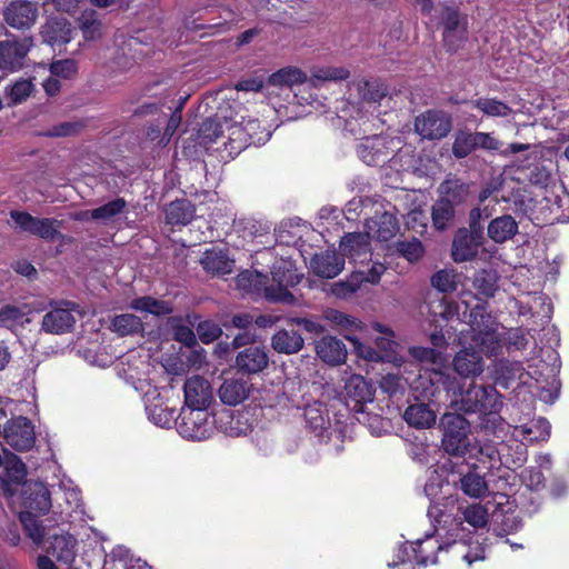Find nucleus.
Here are the masks:
<instances>
[{
    "mask_svg": "<svg viewBox=\"0 0 569 569\" xmlns=\"http://www.w3.org/2000/svg\"><path fill=\"white\" fill-rule=\"evenodd\" d=\"M476 298L471 293L462 295L460 301L439 299L430 305V312L435 320L441 318L446 321H458L470 328V340L480 348L487 357L496 356L501 349L499 325L495 317L486 311L479 302L471 305Z\"/></svg>",
    "mask_w": 569,
    "mask_h": 569,
    "instance_id": "obj_1",
    "label": "nucleus"
},
{
    "mask_svg": "<svg viewBox=\"0 0 569 569\" xmlns=\"http://www.w3.org/2000/svg\"><path fill=\"white\" fill-rule=\"evenodd\" d=\"M272 280L277 286H268V277L258 271L246 270L237 276L236 284L237 288L243 292H261L263 291L264 297L272 302H282L287 305H293L297 302L295 296L288 290V287L298 284L301 280L295 270L287 268L281 271V268H273Z\"/></svg>",
    "mask_w": 569,
    "mask_h": 569,
    "instance_id": "obj_2",
    "label": "nucleus"
},
{
    "mask_svg": "<svg viewBox=\"0 0 569 569\" xmlns=\"http://www.w3.org/2000/svg\"><path fill=\"white\" fill-rule=\"evenodd\" d=\"M450 405L466 413L492 415L500 411L502 400L493 387L471 382L467 389L453 392Z\"/></svg>",
    "mask_w": 569,
    "mask_h": 569,
    "instance_id": "obj_3",
    "label": "nucleus"
},
{
    "mask_svg": "<svg viewBox=\"0 0 569 569\" xmlns=\"http://www.w3.org/2000/svg\"><path fill=\"white\" fill-rule=\"evenodd\" d=\"M441 446L450 456L462 457L469 451L470 423L459 413H445L440 418Z\"/></svg>",
    "mask_w": 569,
    "mask_h": 569,
    "instance_id": "obj_4",
    "label": "nucleus"
},
{
    "mask_svg": "<svg viewBox=\"0 0 569 569\" xmlns=\"http://www.w3.org/2000/svg\"><path fill=\"white\" fill-rule=\"evenodd\" d=\"M442 43L447 51L457 52L468 39V18L458 9L443 7L440 13Z\"/></svg>",
    "mask_w": 569,
    "mask_h": 569,
    "instance_id": "obj_5",
    "label": "nucleus"
},
{
    "mask_svg": "<svg viewBox=\"0 0 569 569\" xmlns=\"http://www.w3.org/2000/svg\"><path fill=\"white\" fill-rule=\"evenodd\" d=\"M11 219L16 226L24 232L37 236L48 241H53L61 237L60 227L62 222L53 218H38L23 211H11Z\"/></svg>",
    "mask_w": 569,
    "mask_h": 569,
    "instance_id": "obj_6",
    "label": "nucleus"
},
{
    "mask_svg": "<svg viewBox=\"0 0 569 569\" xmlns=\"http://www.w3.org/2000/svg\"><path fill=\"white\" fill-rule=\"evenodd\" d=\"M452 119L450 114L440 110H428L415 120V130L428 140H440L451 131Z\"/></svg>",
    "mask_w": 569,
    "mask_h": 569,
    "instance_id": "obj_7",
    "label": "nucleus"
},
{
    "mask_svg": "<svg viewBox=\"0 0 569 569\" xmlns=\"http://www.w3.org/2000/svg\"><path fill=\"white\" fill-rule=\"evenodd\" d=\"M4 442L17 451H28L36 443V432L31 421L22 416L11 418L3 427Z\"/></svg>",
    "mask_w": 569,
    "mask_h": 569,
    "instance_id": "obj_8",
    "label": "nucleus"
},
{
    "mask_svg": "<svg viewBox=\"0 0 569 569\" xmlns=\"http://www.w3.org/2000/svg\"><path fill=\"white\" fill-rule=\"evenodd\" d=\"M178 430L183 438L204 440L211 435L212 420L207 410L188 408L181 412Z\"/></svg>",
    "mask_w": 569,
    "mask_h": 569,
    "instance_id": "obj_9",
    "label": "nucleus"
},
{
    "mask_svg": "<svg viewBox=\"0 0 569 569\" xmlns=\"http://www.w3.org/2000/svg\"><path fill=\"white\" fill-rule=\"evenodd\" d=\"M352 87L358 92L359 112H363V114L375 113L382 104V101L388 100L387 88L377 80H356L352 82Z\"/></svg>",
    "mask_w": 569,
    "mask_h": 569,
    "instance_id": "obj_10",
    "label": "nucleus"
},
{
    "mask_svg": "<svg viewBox=\"0 0 569 569\" xmlns=\"http://www.w3.org/2000/svg\"><path fill=\"white\" fill-rule=\"evenodd\" d=\"M183 393L184 402L190 409L207 410L213 401L211 383L199 375H193L186 380Z\"/></svg>",
    "mask_w": 569,
    "mask_h": 569,
    "instance_id": "obj_11",
    "label": "nucleus"
},
{
    "mask_svg": "<svg viewBox=\"0 0 569 569\" xmlns=\"http://www.w3.org/2000/svg\"><path fill=\"white\" fill-rule=\"evenodd\" d=\"M32 41L29 38L21 40H6L0 42V71L12 72L23 66Z\"/></svg>",
    "mask_w": 569,
    "mask_h": 569,
    "instance_id": "obj_12",
    "label": "nucleus"
},
{
    "mask_svg": "<svg viewBox=\"0 0 569 569\" xmlns=\"http://www.w3.org/2000/svg\"><path fill=\"white\" fill-rule=\"evenodd\" d=\"M347 405L355 413L365 410L368 402H372L376 389L360 375H352L345 385Z\"/></svg>",
    "mask_w": 569,
    "mask_h": 569,
    "instance_id": "obj_13",
    "label": "nucleus"
},
{
    "mask_svg": "<svg viewBox=\"0 0 569 569\" xmlns=\"http://www.w3.org/2000/svg\"><path fill=\"white\" fill-rule=\"evenodd\" d=\"M341 256L355 263L369 261L372 254L370 236L367 232L346 233L339 243Z\"/></svg>",
    "mask_w": 569,
    "mask_h": 569,
    "instance_id": "obj_14",
    "label": "nucleus"
},
{
    "mask_svg": "<svg viewBox=\"0 0 569 569\" xmlns=\"http://www.w3.org/2000/svg\"><path fill=\"white\" fill-rule=\"evenodd\" d=\"M3 17L11 28L18 30L29 29L37 21L38 6L30 1L16 0L7 6Z\"/></svg>",
    "mask_w": 569,
    "mask_h": 569,
    "instance_id": "obj_15",
    "label": "nucleus"
},
{
    "mask_svg": "<svg viewBox=\"0 0 569 569\" xmlns=\"http://www.w3.org/2000/svg\"><path fill=\"white\" fill-rule=\"evenodd\" d=\"M252 385L242 377H222L217 393L220 401L230 407L242 403L250 395Z\"/></svg>",
    "mask_w": 569,
    "mask_h": 569,
    "instance_id": "obj_16",
    "label": "nucleus"
},
{
    "mask_svg": "<svg viewBox=\"0 0 569 569\" xmlns=\"http://www.w3.org/2000/svg\"><path fill=\"white\" fill-rule=\"evenodd\" d=\"M71 302L63 303V307L53 308L48 311L41 322V329L51 335H63L73 329L76 318L72 313Z\"/></svg>",
    "mask_w": 569,
    "mask_h": 569,
    "instance_id": "obj_17",
    "label": "nucleus"
},
{
    "mask_svg": "<svg viewBox=\"0 0 569 569\" xmlns=\"http://www.w3.org/2000/svg\"><path fill=\"white\" fill-rule=\"evenodd\" d=\"M345 268V258L336 250H325L313 254L310 260L312 272L323 279H332L341 273Z\"/></svg>",
    "mask_w": 569,
    "mask_h": 569,
    "instance_id": "obj_18",
    "label": "nucleus"
},
{
    "mask_svg": "<svg viewBox=\"0 0 569 569\" xmlns=\"http://www.w3.org/2000/svg\"><path fill=\"white\" fill-rule=\"evenodd\" d=\"M481 234L469 232L467 229H460L456 233L452 248L451 257L455 262L461 263L471 261L478 253V248L481 244Z\"/></svg>",
    "mask_w": 569,
    "mask_h": 569,
    "instance_id": "obj_19",
    "label": "nucleus"
},
{
    "mask_svg": "<svg viewBox=\"0 0 569 569\" xmlns=\"http://www.w3.org/2000/svg\"><path fill=\"white\" fill-rule=\"evenodd\" d=\"M452 366L453 370L462 378H476L485 370L481 353L472 347H466L457 352Z\"/></svg>",
    "mask_w": 569,
    "mask_h": 569,
    "instance_id": "obj_20",
    "label": "nucleus"
},
{
    "mask_svg": "<svg viewBox=\"0 0 569 569\" xmlns=\"http://www.w3.org/2000/svg\"><path fill=\"white\" fill-rule=\"evenodd\" d=\"M269 365V356L263 346H249L238 352L236 367L248 375L263 371Z\"/></svg>",
    "mask_w": 569,
    "mask_h": 569,
    "instance_id": "obj_21",
    "label": "nucleus"
},
{
    "mask_svg": "<svg viewBox=\"0 0 569 569\" xmlns=\"http://www.w3.org/2000/svg\"><path fill=\"white\" fill-rule=\"evenodd\" d=\"M388 140L380 136L367 137L358 147V154L369 166L385 163L393 150L388 148Z\"/></svg>",
    "mask_w": 569,
    "mask_h": 569,
    "instance_id": "obj_22",
    "label": "nucleus"
},
{
    "mask_svg": "<svg viewBox=\"0 0 569 569\" xmlns=\"http://www.w3.org/2000/svg\"><path fill=\"white\" fill-rule=\"evenodd\" d=\"M367 233L379 241H389L399 231V223L396 217L388 212H376L366 221Z\"/></svg>",
    "mask_w": 569,
    "mask_h": 569,
    "instance_id": "obj_23",
    "label": "nucleus"
},
{
    "mask_svg": "<svg viewBox=\"0 0 569 569\" xmlns=\"http://www.w3.org/2000/svg\"><path fill=\"white\" fill-rule=\"evenodd\" d=\"M315 351L319 359L330 366H338L347 359V347L333 336H325L316 341Z\"/></svg>",
    "mask_w": 569,
    "mask_h": 569,
    "instance_id": "obj_24",
    "label": "nucleus"
},
{
    "mask_svg": "<svg viewBox=\"0 0 569 569\" xmlns=\"http://www.w3.org/2000/svg\"><path fill=\"white\" fill-rule=\"evenodd\" d=\"M372 329L380 335L375 338V343L385 361L401 366L403 359L397 355L398 342L395 339L393 330L379 322L372 323Z\"/></svg>",
    "mask_w": 569,
    "mask_h": 569,
    "instance_id": "obj_25",
    "label": "nucleus"
},
{
    "mask_svg": "<svg viewBox=\"0 0 569 569\" xmlns=\"http://www.w3.org/2000/svg\"><path fill=\"white\" fill-rule=\"evenodd\" d=\"M272 349L282 355H296L305 347V339L295 329H279L271 337Z\"/></svg>",
    "mask_w": 569,
    "mask_h": 569,
    "instance_id": "obj_26",
    "label": "nucleus"
},
{
    "mask_svg": "<svg viewBox=\"0 0 569 569\" xmlns=\"http://www.w3.org/2000/svg\"><path fill=\"white\" fill-rule=\"evenodd\" d=\"M47 552L58 561L70 565L77 556V540L69 533L52 535Z\"/></svg>",
    "mask_w": 569,
    "mask_h": 569,
    "instance_id": "obj_27",
    "label": "nucleus"
},
{
    "mask_svg": "<svg viewBox=\"0 0 569 569\" xmlns=\"http://www.w3.org/2000/svg\"><path fill=\"white\" fill-rule=\"evenodd\" d=\"M71 33V26L64 18L51 19L41 29L43 41L52 47L68 43Z\"/></svg>",
    "mask_w": 569,
    "mask_h": 569,
    "instance_id": "obj_28",
    "label": "nucleus"
},
{
    "mask_svg": "<svg viewBox=\"0 0 569 569\" xmlns=\"http://www.w3.org/2000/svg\"><path fill=\"white\" fill-rule=\"evenodd\" d=\"M518 232V223L510 214H503L491 220L487 228L488 237L496 243L510 240Z\"/></svg>",
    "mask_w": 569,
    "mask_h": 569,
    "instance_id": "obj_29",
    "label": "nucleus"
},
{
    "mask_svg": "<svg viewBox=\"0 0 569 569\" xmlns=\"http://www.w3.org/2000/svg\"><path fill=\"white\" fill-rule=\"evenodd\" d=\"M147 368L148 363L142 357L138 356L136 352H129L121 359L118 370L119 375H122L129 383L138 389L136 382L142 380Z\"/></svg>",
    "mask_w": 569,
    "mask_h": 569,
    "instance_id": "obj_30",
    "label": "nucleus"
},
{
    "mask_svg": "<svg viewBox=\"0 0 569 569\" xmlns=\"http://www.w3.org/2000/svg\"><path fill=\"white\" fill-rule=\"evenodd\" d=\"M436 418L435 410L426 403L410 405L403 412L406 422L417 429L430 428L435 425Z\"/></svg>",
    "mask_w": 569,
    "mask_h": 569,
    "instance_id": "obj_31",
    "label": "nucleus"
},
{
    "mask_svg": "<svg viewBox=\"0 0 569 569\" xmlns=\"http://www.w3.org/2000/svg\"><path fill=\"white\" fill-rule=\"evenodd\" d=\"M166 221L172 226H186L194 218V206L187 199L170 202L166 209Z\"/></svg>",
    "mask_w": 569,
    "mask_h": 569,
    "instance_id": "obj_32",
    "label": "nucleus"
},
{
    "mask_svg": "<svg viewBox=\"0 0 569 569\" xmlns=\"http://www.w3.org/2000/svg\"><path fill=\"white\" fill-rule=\"evenodd\" d=\"M200 263L213 274H226L232 271L233 261L222 250L208 249L203 252Z\"/></svg>",
    "mask_w": 569,
    "mask_h": 569,
    "instance_id": "obj_33",
    "label": "nucleus"
},
{
    "mask_svg": "<svg viewBox=\"0 0 569 569\" xmlns=\"http://www.w3.org/2000/svg\"><path fill=\"white\" fill-rule=\"evenodd\" d=\"M459 483L461 491L471 498H481L488 491L487 481L475 469L462 475Z\"/></svg>",
    "mask_w": 569,
    "mask_h": 569,
    "instance_id": "obj_34",
    "label": "nucleus"
},
{
    "mask_svg": "<svg viewBox=\"0 0 569 569\" xmlns=\"http://www.w3.org/2000/svg\"><path fill=\"white\" fill-rule=\"evenodd\" d=\"M30 496L28 497V507L40 513H47L52 506L51 495L43 482H34L30 486Z\"/></svg>",
    "mask_w": 569,
    "mask_h": 569,
    "instance_id": "obj_35",
    "label": "nucleus"
},
{
    "mask_svg": "<svg viewBox=\"0 0 569 569\" xmlns=\"http://www.w3.org/2000/svg\"><path fill=\"white\" fill-rule=\"evenodd\" d=\"M130 308L136 311L147 312L158 317L172 312V307L169 302L154 299L150 296L133 299L130 302Z\"/></svg>",
    "mask_w": 569,
    "mask_h": 569,
    "instance_id": "obj_36",
    "label": "nucleus"
},
{
    "mask_svg": "<svg viewBox=\"0 0 569 569\" xmlns=\"http://www.w3.org/2000/svg\"><path fill=\"white\" fill-rule=\"evenodd\" d=\"M308 80L307 74L298 68H283L273 72L268 82L274 87H291L301 84Z\"/></svg>",
    "mask_w": 569,
    "mask_h": 569,
    "instance_id": "obj_37",
    "label": "nucleus"
},
{
    "mask_svg": "<svg viewBox=\"0 0 569 569\" xmlns=\"http://www.w3.org/2000/svg\"><path fill=\"white\" fill-rule=\"evenodd\" d=\"M350 77V71L345 67H323L312 71L309 83L319 87L326 81H342Z\"/></svg>",
    "mask_w": 569,
    "mask_h": 569,
    "instance_id": "obj_38",
    "label": "nucleus"
},
{
    "mask_svg": "<svg viewBox=\"0 0 569 569\" xmlns=\"http://www.w3.org/2000/svg\"><path fill=\"white\" fill-rule=\"evenodd\" d=\"M78 24L86 40H96L102 36V22L94 10H84L78 18Z\"/></svg>",
    "mask_w": 569,
    "mask_h": 569,
    "instance_id": "obj_39",
    "label": "nucleus"
},
{
    "mask_svg": "<svg viewBox=\"0 0 569 569\" xmlns=\"http://www.w3.org/2000/svg\"><path fill=\"white\" fill-rule=\"evenodd\" d=\"M111 330L122 337L134 335L143 330V323L139 317L131 313H123L112 319Z\"/></svg>",
    "mask_w": 569,
    "mask_h": 569,
    "instance_id": "obj_40",
    "label": "nucleus"
},
{
    "mask_svg": "<svg viewBox=\"0 0 569 569\" xmlns=\"http://www.w3.org/2000/svg\"><path fill=\"white\" fill-rule=\"evenodd\" d=\"M477 149L476 132L468 130H459L456 132L452 143V154L456 158H466Z\"/></svg>",
    "mask_w": 569,
    "mask_h": 569,
    "instance_id": "obj_41",
    "label": "nucleus"
},
{
    "mask_svg": "<svg viewBox=\"0 0 569 569\" xmlns=\"http://www.w3.org/2000/svg\"><path fill=\"white\" fill-rule=\"evenodd\" d=\"M462 519L475 529H482L489 522V509L486 505L471 503L461 510Z\"/></svg>",
    "mask_w": 569,
    "mask_h": 569,
    "instance_id": "obj_42",
    "label": "nucleus"
},
{
    "mask_svg": "<svg viewBox=\"0 0 569 569\" xmlns=\"http://www.w3.org/2000/svg\"><path fill=\"white\" fill-rule=\"evenodd\" d=\"M146 411L149 420L161 428L169 427L174 419V410L163 406L160 399L147 403Z\"/></svg>",
    "mask_w": 569,
    "mask_h": 569,
    "instance_id": "obj_43",
    "label": "nucleus"
},
{
    "mask_svg": "<svg viewBox=\"0 0 569 569\" xmlns=\"http://www.w3.org/2000/svg\"><path fill=\"white\" fill-rule=\"evenodd\" d=\"M471 107L488 117H508L512 111L505 102L491 98H479L471 102Z\"/></svg>",
    "mask_w": 569,
    "mask_h": 569,
    "instance_id": "obj_44",
    "label": "nucleus"
},
{
    "mask_svg": "<svg viewBox=\"0 0 569 569\" xmlns=\"http://www.w3.org/2000/svg\"><path fill=\"white\" fill-rule=\"evenodd\" d=\"M224 127L230 131L228 136V144L230 147V154H239L244 148L250 146V141L246 133L243 123H232L229 126L227 121H224Z\"/></svg>",
    "mask_w": 569,
    "mask_h": 569,
    "instance_id": "obj_45",
    "label": "nucleus"
},
{
    "mask_svg": "<svg viewBox=\"0 0 569 569\" xmlns=\"http://www.w3.org/2000/svg\"><path fill=\"white\" fill-rule=\"evenodd\" d=\"M126 207V200L122 198H117L112 201L104 203L103 206L93 209L92 214L94 216L96 221L108 223L113 221L117 216L124 212Z\"/></svg>",
    "mask_w": 569,
    "mask_h": 569,
    "instance_id": "obj_46",
    "label": "nucleus"
},
{
    "mask_svg": "<svg viewBox=\"0 0 569 569\" xmlns=\"http://www.w3.org/2000/svg\"><path fill=\"white\" fill-rule=\"evenodd\" d=\"M453 216L455 210L449 198L438 200L432 207V221L438 230L446 229Z\"/></svg>",
    "mask_w": 569,
    "mask_h": 569,
    "instance_id": "obj_47",
    "label": "nucleus"
},
{
    "mask_svg": "<svg viewBox=\"0 0 569 569\" xmlns=\"http://www.w3.org/2000/svg\"><path fill=\"white\" fill-rule=\"evenodd\" d=\"M20 520L27 536L32 540L36 546H40L43 542L46 536V528L42 522L33 516L31 512H22Z\"/></svg>",
    "mask_w": 569,
    "mask_h": 569,
    "instance_id": "obj_48",
    "label": "nucleus"
},
{
    "mask_svg": "<svg viewBox=\"0 0 569 569\" xmlns=\"http://www.w3.org/2000/svg\"><path fill=\"white\" fill-rule=\"evenodd\" d=\"M430 282L439 292H453L457 289V273L453 269H441L432 274Z\"/></svg>",
    "mask_w": 569,
    "mask_h": 569,
    "instance_id": "obj_49",
    "label": "nucleus"
},
{
    "mask_svg": "<svg viewBox=\"0 0 569 569\" xmlns=\"http://www.w3.org/2000/svg\"><path fill=\"white\" fill-rule=\"evenodd\" d=\"M224 132V122L220 118L207 119L199 129V139L203 144H210L218 140Z\"/></svg>",
    "mask_w": 569,
    "mask_h": 569,
    "instance_id": "obj_50",
    "label": "nucleus"
},
{
    "mask_svg": "<svg viewBox=\"0 0 569 569\" xmlns=\"http://www.w3.org/2000/svg\"><path fill=\"white\" fill-rule=\"evenodd\" d=\"M24 322H30V319L27 317L23 309L12 305H6L0 309L1 326L13 328L17 325H23Z\"/></svg>",
    "mask_w": 569,
    "mask_h": 569,
    "instance_id": "obj_51",
    "label": "nucleus"
},
{
    "mask_svg": "<svg viewBox=\"0 0 569 569\" xmlns=\"http://www.w3.org/2000/svg\"><path fill=\"white\" fill-rule=\"evenodd\" d=\"M361 279L362 278L355 271L348 279L335 282L331 286V293L340 299L349 298L360 288Z\"/></svg>",
    "mask_w": 569,
    "mask_h": 569,
    "instance_id": "obj_52",
    "label": "nucleus"
},
{
    "mask_svg": "<svg viewBox=\"0 0 569 569\" xmlns=\"http://www.w3.org/2000/svg\"><path fill=\"white\" fill-rule=\"evenodd\" d=\"M33 91V83L28 79H20L7 88L8 98L11 104H19L26 101Z\"/></svg>",
    "mask_w": 569,
    "mask_h": 569,
    "instance_id": "obj_53",
    "label": "nucleus"
},
{
    "mask_svg": "<svg viewBox=\"0 0 569 569\" xmlns=\"http://www.w3.org/2000/svg\"><path fill=\"white\" fill-rule=\"evenodd\" d=\"M397 251L409 262L418 261L425 253L423 246L417 238L398 242Z\"/></svg>",
    "mask_w": 569,
    "mask_h": 569,
    "instance_id": "obj_54",
    "label": "nucleus"
},
{
    "mask_svg": "<svg viewBox=\"0 0 569 569\" xmlns=\"http://www.w3.org/2000/svg\"><path fill=\"white\" fill-rule=\"evenodd\" d=\"M243 127L251 144L266 143L271 137V132L257 119L248 120Z\"/></svg>",
    "mask_w": 569,
    "mask_h": 569,
    "instance_id": "obj_55",
    "label": "nucleus"
},
{
    "mask_svg": "<svg viewBox=\"0 0 569 569\" xmlns=\"http://www.w3.org/2000/svg\"><path fill=\"white\" fill-rule=\"evenodd\" d=\"M346 338L351 342L358 357L372 362L385 361L381 352L378 349L361 342L358 338L346 335Z\"/></svg>",
    "mask_w": 569,
    "mask_h": 569,
    "instance_id": "obj_56",
    "label": "nucleus"
},
{
    "mask_svg": "<svg viewBox=\"0 0 569 569\" xmlns=\"http://www.w3.org/2000/svg\"><path fill=\"white\" fill-rule=\"evenodd\" d=\"M409 355L421 363L440 365L443 359L440 351L427 347H410Z\"/></svg>",
    "mask_w": 569,
    "mask_h": 569,
    "instance_id": "obj_57",
    "label": "nucleus"
},
{
    "mask_svg": "<svg viewBox=\"0 0 569 569\" xmlns=\"http://www.w3.org/2000/svg\"><path fill=\"white\" fill-rule=\"evenodd\" d=\"M357 420L363 425H367L371 432L376 436H380L387 430L389 422L382 419L378 415H371L366 410L357 413Z\"/></svg>",
    "mask_w": 569,
    "mask_h": 569,
    "instance_id": "obj_58",
    "label": "nucleus"
},
{
    "mask_svg": "<svg viewBox=\"0 0 569 569\" xmlns=\"http://www.w3.org/2000/svg\"><path fill=\"white\" fill-rule=\"evenodd\" d=\"M416 545H417L418 549L413 548L411 545H410V547L415 551V557H416L417 562L420 563V565H423V566H426L428 563H435L436 562V557L435 556L426 555L427 549L442 550L443 548H447L449 546V545H446V546L438 545L436 547L435 542L431 539H427L423 542L418 541Z\"/></svg>",
    "mask_w": 569,
    "mask_h": 569,
    "instance_id": "obj_59",
    "label": "nucleus"
},
{
    "mask_svg": "<svg viewBox=\"0 0 569 569\" xmlns=\"http://www.w3.org/2000/svg\"><path fill=\"white\" fill-rule=\"evenodd\" d=\"M473 286L478 292L485 297H492L496 291L495 277L486 271L479 272L473 280Z\"/></svg>",
    "mask_w": 569,
    "mask_h": 569,
    "instance_id": "obj_60",
    "label": "nucleus"
},
{
    "mask_svg": "<svg viewBox=\"0 0 569 569\" xmlns=\"http://www.w3.org/2000/svg\"><path fill=\"white\" fill-rule=\"evenodd\" d=\"M222 333L221 328L213 321H202L197 326V335L203 343H210Z\"/></svg>",
    "mask_w": 569,
    "mask_h": 569,
    "instance_id": "obj_61",
    "label": "nucleus"
},
{
    "mask_svg": "<svg viewBox=\"0 0 569 569\" xmlns=\"http://www.w3.org/2000/svg\"><path fill=\"white\" fill-rule=\"evenodd\" d=\"M286 321L288 325H297L310 333L320 335L326 331L325 326L315 317H289L286 319Z\"/></svg>",
    "mask_w": 569,
    "mask_h": 569,
    "instance_id": "obj_62",
    "label": "nucleus"
},
{
    "mask_svg": "<svg viewBox=\"0 0 569 569\" xmlns=\"http://www.w3.org/2000/svg\"><path fill=\"white\" fill-rule=\"evenodd\" d=\"M6 458V469L9 476L13 481H22L27 475L24 463L13 453H7Z\"/></svg>",
    "mask_w": 569,
    "mask_h": 569,
    "instance_id": "obj_63",
    "label": "nucleus"
},
{
    "mask_svg": "<svg viewBox=\"0 0 569 569\" xmlns=\"http://www.w3.org/2000/svg\"><path fill=\"white\" fill-rule=\"evenodd\" d=\"M50 71L56 77L69 79L77 72V64L71 59L57 60L50 64Z\"/></svg>",
    "mask_w": 569,
    "mask_h": 569,
    "instance_id": "obj_64",
    "label": "nucleus"
}]
</instances>
